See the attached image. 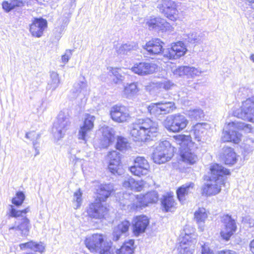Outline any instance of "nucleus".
<instances>
[{
    "label": "nucleus",
    "instance_id": "nucleus-7",
    "mask_svg": "<svg viewBox=\"0 0 254 254\" xmlns=\"http://www.w3.org/2000/svg\"><path fill=\"white\" fill-rule=\"evenodd\" d=\"M182 233L177 254H192V248L196 243V235L193 228L186 225Z\"/></svg>",
    "mask_w": 254,
    "mask_h": 254
},
{
    "label": "nucleus",
    "instance_id": "nucleus-22",
    "mask_svg": "<svg viewBox=\"0 0 254 254\" xmlns=\"http://www.w3.org/2000/svg\"><path fill=\"white\" fill-rule=\"evenodd\" d=\"M47 27V21L42 18H35L30 25L29 31L35 37H41Z\"/></svg>",
    "mask_w": 254,
    "mask_h": 254
},
{
    "label": "nucleus",
    "instance_id": "nucleus-27",
    "mask_svg": "<svg viewBox=\"0 0 254 254\" xmlns=\"http://www.w3.org/2000/svg\"><path fill=\"white\" fill-rule=\"evenodd\" d=\"M130 223L128 221L124 220L115 227L113 233V240L118 241L122 237H126L128 232Z\"/></svg>",
    "mask_w": 254,
    "mask_h": 254
},
{
    "label": "nucleus",
    "instance_id": "nucleus-33",
    "mask_svg": "<svg viewBox=\"0 0 254 254\" xmlns=\"http://www.w3.org/2000/svg\"><path fill=\"white\" fill-rule=\"evenodd\" d=\"M184 39L188 43L197 45L203 42L205 39V35L200 32L192 31L185 35Z\"/></svg>",
    "mask_w": 254,
    "mask_h": 254
},
{
    "label": "nucleus",
    "instance_id": "nucleus-31",
    "mask_svg": "<svg viewBox=\"0 0 254 254\" xmlns=\"http://www.w3.org/2000/svg\"><path fill=\"white\" fill-rule=\"evenodd\" d=\"M114 191V187L112 184H105L100 185L96 189L99 201H105Z\"/></svg>",
    "mask_w": 254,
    "mask_h": 254
},
{
    "label": "nucleus",
    "instance_id": "nucleus-38",
    "mask_svg": "<svg viewBox=\"0 0 254 254\" xmlns=\"http://www.w3.org/2000/svg\"><path fill=\"white\" fill-rule=\"evenodd\" d=\"M137 45L134 43H128L121 45L117 48V53L121 55H129L136 50Z\"/></svg>",
    "mask_w": 254,
    "mask_h": 254
},
{
    "label": "nucleus",
    "instance_id": "nucleus-51",
    "mask_svg": "<svg viewBox=\"0 0 254 254\" xmlns=\"http://www.w3.org/2000/svg\"><path fill=\"white\" fill-rule=\"evenodd\" d=\"M73 50H66L64 55L62 57V60L63 63H66L68 62L69 58L72 55Z\"/></svg>",
    "mask_w": 254,
    "mask_h": 254
},
{
    "label": "nucleus",
    "instance_id": "nucleus-59",
    "mask_svg": "<svg viewBox=\"0 0 254 254\" xmlns=\"http://www.w3.org/2000/svg\"><path fill=\"white\" fill-rule=\"evenodd\" d=\"M184 104H187V105H188V103H186V102H185V101H184Z\"/></svg>",
    "mask_w": 254,
    "mask_h": 254
},
{
    "label": "nucleus",
    "instance_id": "nucleus-39",
    "mask_svg": "<svg viewBox=\"0 0 254 254\" xmlns=\"http://www.w3.org/2000/svg\"><path fill=\"white\" fill-rule=\"evenodd\" d=\"M134 241L129 240L124 243L122 246L117 252V254H133L134 253Z\"/></svg>",
    "mask_w": 254,
    "mask_h": 254
},
{
    "label": "nucleus",
    "instance_id": "nucleus-37",
    "mask_svg": "<svg viewBox=\"0 0 254 254\" xmlns=\"http://www.w3.org/2000/svg\"><path fill=\"white\" fill-rule=\"evenodd\" d=\"M142 183L135 181L131 177L127 178L123 183V186L125 188L130 189V190H134L137 191L142 190Z\"/></svg>",
    "mask_w": 254,
    "mask_h": 254
},
{
    "label": "nucleus",
    "instance_id": "nucleus-16",
    "mask_svg": "<svg viewBox=\"0 0 254 254\" xmlns=\"http://www.w3.org/2000/svg\"><path fill=\"white\" fill-rule=\"evenodd\" d=\"M88 216L96 219H101L108 213L107 207L104 206L101 201L97 200L89 204L87 209Z\"/></svg>",
    "mask_w": 254,
    "mask_h": 254
},
{
    "label": "nucleus",
    "instance_id": "nucleus-17",
    "mask_svg": "<svg viewBox=\"0 0 254 254\" xmlns=\"http://www.w3.org/2000/svg\"><path fill=\"white\" fill-rule=\"evenodd\" d=\"M224 227L221 230L220 234L222 238L228 241L236 231L237 226L235 221L228 215H224L221 220Z\"/></svg>",
    "mask_w": 254,
    "mask_h": 254
},
{
    "label": "nucleus",
    "instance_id": "nucleus-13",
    "mask_svg": "<svg viewBox=\"0 0 254 254\" xmlns=\"http://www.w3.org/2000/svg\"><path fill=\"white\" fill-rule=\"evenodd\" d=\"M69 119L63 112H60L55 122L52 131L55 138L60 139L64 137L65 132L70 127Z\"/></svg>",
    "mask_w": 254,
    "mask_h": 254
},
{
    "label": "nucleus",
    "instance_id": "nucleus-52",
    "mask_svg": "<svg viewBox=\"0 0 254 254\" xmlns=\"http://www.w3.org/2000/svg\"><path fill=\"white\" fill-rule=\"evenodd\" d=\"M100 254H115L114 249L109 246H104L102 250L100 251Z\"/></svg>",
    "mask_w": 254,
    "mask_h": 254
},
{
    "label": "nucleus",
    "instance_id": "nucleus-24",
    "mask_svg": "<svg viewBox=\"0 0 254 254\" xmlns=\"http://www.w3.org/2000/svg\"><path fill=\"white\" fill-rule=\"evenodd\" d=\"M147 24L150 30L162 32L169 30L171 28L170 23L159 17H151L147 21Z\"/></svg>",
    "mask_w": 254,
    "mask_h": 254
},
{
    "label": "nucleus",
    "instance_id": "nucleus-36",
    "mask_svg": "<svg viewBox=\"0 0 254 254\" xmlns=\"http://www.w3.org/2000/svg\"><path fill=\"white\" fill-rule=\"evenodd\" d=\"M21 250H24L26 249H29L35 252L42 253L44 251L45 247L41 242L36 243L33 241H29L27 243H22L19 245Z\"/></svg>",
    "mask_w": 254,
    "mask_h": 254
},
{
    "label": "nucleus",
    "instance_id": "nucleus-25",
    "mask_svg": "<svg viewBox=\"0 0 254 254\" xmlns=\"http://www.w3.org/2000/svg\"><path fill=\"white\" fill-rule=\"evenodd\" d=\"M174 73L179 76H186L188 78H193L199 76L202 71L198 68L190 66H180L174 70Z\"/></svg>",
    "mask_w": 254,
    "mask_h": 254
},
{
    "label": "nucleus",
    "instance_id": "nucleus-18",
    "mask_svg": "<svg viewBox=\"0 0 254 254\" xmlns=\"http://www.w3.org/2000/svg\"><path fill=\"white\" fill-rule=\"evenodd\" d=\"M129 169L135 176H145L149 173V165L144 157H137L134 160V165L130 167Z\"/></svg>",
    "mask_w": 254,
    "mask_h": 254
},
{
    "label": "nucleus",
    "instance_id": "nucleus-53",
    "mask_svg": "<svg viewBox=\"0 0 254 254\" xmlns=\"http://www.w3.org/2000/svg\"><path fill=\"white\" fill-rule=\"evenodd\" d=\"M217 254H237V253L233 251L227 250L221 251L218 253Z\"/></svg>",
    "mask_w": 254,
    "mask_h": 254
},
{
    "label": "nucleus",
    "instance_id": "nucleus-3",
    "mask_svg": "<svg viewBox=\"0 0 254 254\" xmlns=\"http://www.w3.org/2000/svg\"><path fill=\"white\" fill-rule=\"evenodd\" d=\"M164 43L158 38L152 39L148 42L144 49L150 55H158L163 51L164 56L169 59H177L184 56L187 51L184 44L182 42H178L174 44L171 48L163 51Z\"/></svg>",
    "mask_w": 254,
    "mask_h": 254
},
{
    "label": "nucleus",
    "instance_id": "nucleus-15",
    "mask_svg": "<svg viewBox=\"0 0 254 254\" xmlns=\"http://www.w3.org/2000/svg\"><path fill=\"white\" fill-rule=\"evenodd\" d=\"M110 115L112 119L117 123L127 122L130 118L128 108L123 105L113 106L110 110Z\"/></svg>",
    "mask_w": 254,
    "mask_h": 254
},
{
    "label": "nucleus",
    "instance_id": "nucleus-21",
    "mask_svg": "<svg viewBox=\"0 0 254 254\" xmlns=\"http://www.w3.org/2000/svg\"><path fill=\"white\" fill-rule=\"evenodd\" d=\"M157 69V65L152 63L140 62L132 67L131 70L135 73L145 75L153 73Z\"/></svg>",
    "mask_w": 254,
    "mask_h": 254
},
{
    "label": "nucleus",
    "instance_id": "nucleus-1",
    "mask_svg": "<svg viewBox=\"0 0 254 254\" xmlns=\"http://www.w3.org/2000/svg\"><path fill=\"white\" fill-rule=\"evenodd\" d=\"M158 131V123L145 118L138 119L132 123L130 133L135 141L145 142L156 136Z\"/></svg>",
    "mask_w": 254,
    "mask_h": 254
},
{
    "label": "nucleus",
    "instance_id": "nucleus-50",
    "mask_svg": "<svg viewBox=\"0 0 254 254\" xmlns=\"http://www.w3.org/2000/svg\"><path fill=\"white\" fill-rule=\"evenodd\" d=\"M159 86L160 88H163L165 90H168L171 89L172 87L174 86V84L170 80H168L159 83Z\"/></svg>",
    "mask_w": 254,
    "mask_h": 254
},
{
    "label": "nucleus",
    "instance_id": "nucleus-35",
    "mask_svg": "<svg viewBox=\"0 0 254 254\" xmlns=\"http://www.w3.org/2000/svg\"><path fill=\"white\" fill-rule=\"evenodd\" d=\"M194 219L199 226L201 231L204 229V224L208 217V214L204 208H199L194 213Z\"/></svg>",
    "mask_w": 254,
    "mask_h": 254
},
{
    "label": "nucleus",
    "instance_id": "nucleus-10",
    "mask_svg": "<svg viewBox=\"0 0 254 254\" xmlns=\"http://www.w3.org/2000/svg\"><path fill=\"white\" fill-rule=\"evenodd\" d=\"M172 156L170 142L164 140L157 144L152 153V158L156 163L160 164L170 160Z\"/></svg>",
    "mask_w": 254,
    "mask_h": 254
},
{
    "label": "nucleus",
    "instance_id": "nucleus-6",
    "mask_svg": "<svg viewBox=\"0 0 254 254\" xmlns=\"http://www.w3.org/2000/svg\"><path fill=\"white\" fill-rule=\"evenodd\" d=\"M29 211V207L20 210L15 208L13 206L10 205L9 216L16 218L14 226L9 228V231L10 233L12 232L18 233L22 236H26L28 235L30 228V221L25 215Z\"/></svg>",
    "mask_w": 254,
    "mask_h": 254
},
{
    "label": "nucleus",
    "instance_id": "nucleus-57",
    "mask_svg": "<svg viewBox=\"0 0 254 254\" xmlns=\"http://www.w3.org/2000/svg\"><path fill=\"white\" fill-rule=\"evenodd\" d=\"M38 2L40 3H43L44 2H48L49 0H36Z\"/></svg>",
    "mask_w": 254,
    "mask_h": 254
},
{
    "label": "nucleus",
    "instance_id": "nucleus-2",
    "mask_svg": "<svg viewBox=\"0 0 254 254\" xmlns=\"http://www.w3.org/2000/svg\"><path fill=\"white\" fill-rule=\"evenodd\" d=\"M211 175L209 180L202 188V193L206 195H215L218 193L222 185H225L226 176L230 175L229 171L218 164L210 167Z\"/></svg>",
    "mask_w": 254,
    "mask_h": 254
},
{
    "label": "nucleus",
    "instance_id": "nucleus-30",
    "mask_svg": "<svg viewBox=\"0 0 254 254\" xmlns=\"http://www.w3.org/2000/svg\"><path fill=\"white\" fill-rule=\"evenodd\" d=\"M220 157L227 165H233L237 160L236 154L234 149L226 146L223 147L220 153Z\"/></svg>",
    "mask_w": 254,
    "mask_h": 254
},
{
    "label": "nucleus",
    "instance_id": "nucleus-12",
    "mask_svg": "<svg viewBox=\"0 0 254 254\" xmlns=\"http://www.w3.org/2000/svg\"><path fill=\"white\" fill-rule=\"evenodd\" d=\"M242 127L243 125L241 123L236 122L229 123L223 130L221 136L222 140L223 142L233 141L235 143H239L241 134L237 132L236 129Z\"/></svg>",
    "mask_w": 254,
    "mask_h": 254
},
{
    "label": "nucleus",
    "instance_id": "nucleus-4",
    "mask_svg": "<svg viewBox=\"0 0 254 254\" xmlns=\"http://www.w3.org/2000/svg\"><path fill=\"white\" fill-rule=\"evenodd\" d=\"M174 142L179 145L180 156L184 162L193 164L197 160L194 151L197 148V145L191 140L190 135L178 134L173 137Z\"/></svg>",
    "mask_w": 254,
    "mask_h": 254
},
{
    "label": "nucleus",
    "instance_id": "nucleus-43",
    "mask_svg": "<svg viewBox=\"0 0 254 254\" xmlns=\"http://www.w3.org/2000/svg\"><path fill=\"white\" fill-rule=\"evenodd\" d=\"M108 69L112 73V79L115 83L119 84L124 80V77L120 73V69L109 67Z\"/></svg>",
    "mask_w": 254,
    "mask_h": 254
},
{
    "label": "nucleus",
    "instance_id": "nucleus-49",
    "mask_svg": "<svg viewBox=\"0 0 254 254\" xmlns=\"http://www.w3.org/2000/svg\"><path fill=\"white\" fill-rule=\"evenodd\" d=\"M25 194L22 191H18L16 195L12 199V203L16 206H19L22 204L25 199Z\"/></svg>",
    "mask_w": 254,
    "mask_h": 254
},
{
    "label": "nucleus",
    "instance_id": "nucleus-44",
    "mask_svg": "<svg viewBox=\"0 0 254 254\" xmlns=\"http://www.w3.org/2000/svg\"><path fill=\"white\" fill-rule=\"evenodd\" d=\"M103 137L104 139L103 146L105 147L108 146L114 138L113 134L111 131L110 129L108 128L103 129Z\"/></svg>",
    "mask_w": 254,
    "mask_h": 254
},
{
    "label": "nucleus",
    "instance_id": "nucleus-14",
    "mask_svg": "<svg viewBox=\"0 0 254 254\" xmlns=\"http://www.w3.org/2000/svg\"><path fill=\"white\" fill-rule=\"evenodd\" d=\"M159 11L169 19L174 21L177 16L175 2L172 0H159L157 6Z\"/></svg>",
    "mask_w": 254,
    "mask_h": 254
},
{
    "label": "nucleus",
    "instance_id": "nucleus-29",
    "mask_svg": "<svg viewBox=\"0 0 254 254\" xmlns=\"http://www.w3.org/2000/svg\"><path fill=\"white\" fill-rule=\"evenodd\" d=\"M194 190V184L193 183L189 182L183 185L177 190V195L179 200L182 203H184L186 200V196Z\"/></svg>",
    "mask_w": 254,
    "mask_h": 254
},
{
    "label": "nucleus",
    "instance_id": "nucleus-9",
    "mask_svg": "<svg viewBox=\"0 0 254 254\" xmlns=\"http://www.w3.org/2000/svg\"><path fill=\"white\" fill-rule=\"evenodd\" d=\"M176 107L173 101L163 100L150 104L147 107L148 112L157 118L173 112Z\"/></svg>",
    "mask_w": 254,
    "mask_h": 254
},
{
    "label": "nucleus",
    "instance_id": "nucleus-40",
    "mask_svg": "<svg viewBox=\"0 0 254 254\" xmlns=\"http://www.w3.org/2000/svg\"><path fill=\"white\" fill-rule=\"evenodd\" d=\"M161 204L165 211H171L176 205V202L173 196L166 195L163 196Z\"/></svg>",
    "mask_w": 254,
    "mask_h": 254
},
{
    "label": "nucleus",
    "instance_id": "nucleus-54",
    "mask_svg": "<svg viewBox=\"0 0 254 254\" xmlns=\"http://www.w3.org/2000/svg\"><path fill=\"white\" fill-rule=\"evenodd\" d=\"M247 223L248 224L249 227H253L254 226V220L251 218H246Z\"/></svg>",
    "mask_w": 254,
    "mask_h": 254
},
{
    "label": "nucleus",
    "instance_id": "nucleus-8",
    "mask_svg": "<svg viewBox=\"0 0 254 254\" xmlns=\"http://www.w3.org/2000/svg\"><path fill=\"white\" fill-rule=\"evenodd\" d=\"M189 123L186 116L177 113L167 116L163 122V125L170 132H179L187 127Z\"/></svg>",
    "mask_w": 254,
    "mask_h": 254
},
{
    "label": "nucleus",
    "instance_id": "nucleus-5",
    "mask_svg": "<svg viewBox=\"0 0 254 254\" xmlns=\"http://www.w3.org/2000/svg\"><path fill=\"white\" fill-rule=\"evenodd\" d=\"M120 203L123 206L131 205V208L141 209L149 203H155L158 200V194L156 191L148 192L145 195L134 194L129 192L122 193Z\"/></svg>",
    "mask_w": 254,
    "mask_h": 254
},
{
    "label": "nucleus",
    "instance_id": "nucleus-56",
    "mask_svg": "<svg viewBox=\"0 0 254 254\" xmlns=\"http://www.w3.org/2000/svg\"><path fill=\"white\" fill-rule=\"evenodd\" d=\"M33 147L35 149V152H36V154L35 156H36L39 154V149H38L37 145H36L35 147Z\"/></svg>",
    "mask_w": 254,
    "mask_h": 254
},
{
    "label": "nucleus",
    "instance_id": "nucleus-47",
    "mask_svg": "<svg viewBox=\"0 0 254 254\" xmlns=\"http://www.w3.org/2000/svg\"><path fill=\"white\" fill-rule=\"evenodd\" d=\"M25 137L32 141L33 147H35L39 144L38 140L40 138V135L34 131H31L26 133Z\"/></svg>",
    "mask_w": 254,
    "mask_h": 254
},
{
    "label": "nucleus",
    "instance_id": "nucleus-55",
    "mask_svg": "<svg viewBox=\"0 0 254 254\" xmlns=\"http://www.w3.org/2000/svg\"><path fill=\"white\" fill-rule=\"evenodd\" d=\"M250 251L254 254V239L251 241L249 244Z\"/></svg>",
    "mask_w": 254,
    "mask_h": 254
},
{
    "label": "nucleus",
    "instance_id": "nucleus-41",
    "mask_svg": "<svg viewBox=\"0 0 254 254\" xmlns=\"http://www.w3.org/2000/svg\"><path fill=\"white\" fill-rule=\"evenodd\" d=\"M138 92V89L136 84L135 83H131L127 84L124 88V95L128 98H130L134 96Z\"/></svg>",
    "mask_w": 254,
    "mask_h": 254
},
{
    "label": "nucleus",
    "instance_id": "nucleus-19",
    "mask_svg": "<svg viewBox=\"0 0 254 254\" xmlns=\"http://www.w3.org/2000/svg\"><path fill=\"white\" fill-rule=\"evenodd\" d=\"M86 247L92 252H100L104 248V239L101 234H95L88 236L85 240Z\"/></svg>",
    "mask_w": 254,
    "mask_h": 254
},
{
    "label": "nucleus",
    "instance_id": "nucleus-26",
    "mask_svg": "<svg viewBox=\"0 0 254 254\" xmlns=\"http://www.w3.org/2000/svg\"><path fill=\"white\" fill-rule=\"evenodd\" d=\"M109 159L108 169L113 174H120L119 171L120 164L121 162L120 153L116 150L111 151L108 155Z\"/></svg>",
    "mask_w": 254,
    "mask_h": 254
},
{
    "label": "nucleus",
    "instance_id": "nucleus-11",
    "mask_svg": "<svg viewBox=\"0 0 254 254\" xmlns=\"http://www.w3.org/2000/svg\"><path fill=\"white\" fill-rule=\"evenodd\" d=\"M234 114L239 118L254 123V97L244 101L241 109L235 111Z\"/></svg>",
    "mask_w": 254,
    "mask_h": 254
},
{
    "label": "nucleus",
    "instance_id": "nucleus-42",
    "mask_svg": "<svg viewBox=\"0 0 254 254\" xmlns=\"http://www.w3.org/2000/svg\"><path fill=\"white\" fill-rule=\"evenodd\" d=\"M60 80L59 74L55 71H52L50 73V80L48 82L49 89L55 90L59 85Z\"/></svg>",
    "mask_w": 254,
    "mask_h": 254
},
{
    "label": "nucleus",
    "instance_id": "nucleus-48",
    "mask_svg": "<svg viewBox=\"0 0 254 254\" xmlns=\"http://www.w3.org/2000/svg\"><path fill=\"white\" fill-rule=\"evenodd\" d=\"M82 192L80 189L75 191L73 195V203L75 209L78 208L82 203Z\"/></svg>",
    "mask_w": 254,
    "mask_h": 254
},
{
    "label": "nucleus",
    "instance_id": "nucleus-46",
    "mask_svg": "<svg viewBox=\"0 0 254 254\" xmlns=\"http://www.w3.org/2000/svg\"><path fill=\"white\" fill-rule=\"evenodd\" d=\"M188 116L192 119L197 120L203 117L204 113L200 109L190 110L188 113Z\"/></svg>",
    "mask_w": 254,
    "mask_h": 254
},
{
    "label": "nucleus",
    "instance_id": "nucleus-23",
    "mask_svg": "<svg viewBox=\"0 0 254 254\" xmlns=\"http://www.w3.org/2000/svg\"><path fill=\"white\" fill-rule=\"evenodd\" d=\"M133 232L135 236H138L146 230L149 223L148 217L145 215L135 217L132 221Z\"/></svg>",
    "mask_w": 254,
    "mask_h": 254
},
{
    "label": "nucleus",
    "instance_id": "nucleus-32",
    "mask_svg": "<svg viewBox=\"0 0 254 254\" xmlns=\"http://www.w3.org/2000/svg\"><path fill=\"white\" fill-rule=\"evenodd\" d=\"M74 96L82 100L85 98L89 93L87 90V84L85 81H80L74 83L72 89Z\"/></svg>",
    "mask_w": 254,
    "mask_h": 254
},
{
    "label": "nucleus",
    "instance_id": "nucleus-34",
    "mask_svg": "<svg viewBox=\"0 0 254 254\" xmlns=\"http://www.w3.org/2000/svg\"><path fill=\"white\" fill-rule=\"evenodd\" d=\"M209 125L205 123H199L193 126L192 132L196 140L200 141L201 138L206 133Z\"/></svg>",
    "mask_w": 254,
    "mask_h": 254
},
{
    "label": "nucleus",
    "instance_id": "nucleus-20",
    "mask_svg": "<svg viewBox=\"0 0 254 254\" xmlns=\"http://www.w3.org/2000/svg\"><path fill=\"white\" fill-rule=\"evenodd\" d=\"M95 120V117L94 116L89 114H86L84 116L83 124L80 127L78 131V139L83 140L86 142V136L87 133L90 132L94 127V123Z\"/></svg>",
    "mask_w": 254,
    "mask_h": 254
},
{
    "label": "nucleus",
    "instance_id": "nucleus-45",
    "mask_svg": "<svg viewBox=\"0 0 254 254\" xmlns=\"http://www.w3.org/2000/svg\"><path fill=\"white\" fill-rule=\"evenodd\" d=\"M129 146V143L127 139L122 136H119L117 138L116 144L117 149L120 151L126 150Z\"/></svg>",
    "mask_w": 254,
    "mask_h": 254
},
{
    "label": "nucleus",
    "instance_id": "nucleus-28",
    "mask_svg": "<svg viewBox=\"0 0 254 254\" xmlns=\"http://www.w3.org/2000/svg\"><path fill=\"white\" fill-rule=\"evenodd\" d=\"M2 8L6 12L11 11L19 12L25 5L23 0H8L2 2Z\"/></svg>",
    "mask_w": 254,
    "mask_h": 254
},
{
    "label": "nucleus",
    "instance_id": "nucleus-58",
    "mask_svg": "<svg viewBox=\"0 0 254 254\" xmlns=\"http://www.w3.org/2000/svg\"><path fill=\"white\" fill-rule=\"evenodd\" d=\"M250 59L251 61L254 62V54H253L251 56Z\"/></svg>",
    "mask_w": 254,
    "mask_h": 254
}]
</instances>
